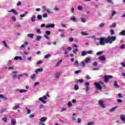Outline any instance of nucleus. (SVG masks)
<instances>
[{"label": "nucleus", "mask_w": 125, "mask_h": 125, "mask_svg": "<svg viewBox=\"0 0 125 125\" xmlns=\"http://www.w3.org/2000/svg\"><path fill=\"white\" fill-rule=\"evenodd\" d=\"M117 40V37L116 36H108L105 39V43H113V42Z\"/></svg>", "instance_id": "obj_1"}, {"label": "nucleus", "mask_w": 125, "mask_h": 125, "mask_svg": "<svg viewBox=\"0 0 125 125\" xmlns=\"http://www.w3.org/2000/svg\"><path fill=\"white\" fill-rule=\"evenodd\" d=\"M94 84H95L96 89H99L100 90H101V89H102V87L101 86V84H104V83H103V82L102 81H99V83H94Z\"/></svg>", "instance_id": "obj_2"}, {"label": "nucleus", "mask_w": 125, "mask_h": 125, "mask_svg": "<svg viewBox=\"0 0 125 125\" xmlns=\"http://www.w3.org/2000/svg\"><path fill=\"white\" fill-rule=\"evenodd\" d=\"M107 38L105 37H102L100 39V44L101 45H104L105 42H106V40Z\"/></svg>", "instance_id": "obj_3"}, {"label": "nucleus", "mask_w": 125, "mask_h": 125, "mask_svg": "<svg viewBox=\"0 0 125 125\" xmlns=\"http://www.w3.org/2000/svg\"><path fill=\"white\" fill-rule=\"evenodd\" d=\"M99 105L103 108V109H105L106 108V106H105V104H104V102L101 100L99 101Z\"/></svg>", "instance_id": "obj_4"}, {"label": "nucleus", "mask_w": 125, "mask_h": 125, "mask_svg": "<svg viewBox=\"0 0 125 125\" xmlns=\"http://www.w3.org/2000/svg\"><path fill=\"white\" fill-rule=\"evenodd\" d=\"M98 59L100 61H106V57L104 55L99 57Z\"/></svg>", "instance_id": "obj_5"}, {"label": "nucleus", "mask_w": 125, "mask_h": 125, "mask_svg": "<svg viewBox=\"0 0 125 125\" xmlns=\"http://www.w3.org/2000/svg\"><path fill=\"white\" fill-rule=\"evenodd\" d=\"M90 61H91V58L89 57L86 58L84 60V62L86 64H87V63H90Z\"/></svg>", "instance_id": "obj_6"}, {"label": "nucleus", "mask_w": 125, "mask_h": 125, "mask_svg": "<svg viewBox=\"0 0 125 125\" xmlns=\"http://www.w3.org/2000/svg\"><path fill=\"white\" fill-rule=\"evenodd\" d=\"M60 75H61L60 72H58L54 74V76L56 79H58L60 77Z\"/></svg>", "instance_id": "obj_7"}, {"label": "nucleus", "mask_w": 125, "mask_h": 125, "mask_svg": "<svg viewBox=\"0 0 125 125\" xmlns=\"http://www.w3.org/2000/svg\"><path fill=\"white\" fill-rule=\"evenodd\" d=\"M8 12H13L15 15H18V13L13 9H12L10 11H8Z\"/></svg>", "instance_id": "obj_8"}, {"label": "nucleus", "mask_w": 125, "mask_h": 125, "mask_svg": "<svg viewBox=\"0 0 125 125\" xmlns=\"http://www.w3.org/2000/svg\"><path fill=\"white\" fill-rule=\"evenodd\" d=\"M54 27H55V24H48L46 26V28H54Z\"/></svg>", "instance_id": "obj_9"}, {"label": "nucleus", "mask_w": 125, "mask_h": 125, "mask_svg": "<svg viewBox=\"0 0 125 125\" xmlns=\"http://www.w3.org/2000/svg\"><path fill=\"white\" fill-rule=\"evenodd\" d=\"M104 81L105 83H108V82L109 81V77H108V76H107V75L104 76Z\"/></svg>", "instance_id": "obj_10"}, {"label": "nucleus", "mask_w": 125, "mask_h": 125, "mask_svg": "<svg viewBox=\"0 0 125 125\" xmlns=\"http://www.w3.org/2000/svg\"><path fill=\"white\" fill-rule=\"evenodd\" d=\"M11 124L12 125H16V120L15 119L12 118L11 119Z\"/></svg>", "instance_id": "obj_11"}, {"label": "nucleus", "mask_w": 125, "mask_h": 125, "mask_svg": "<svg viewBox=\"0 0 125 125\" xmlns=\"http://www.w3.org/2000/svg\"><path fill=\"white\" fill-rule=\"evenodd\" d=\"M28 38H30V39H34V33H30L27 34Z\"/></svg>", "instance_id": "obj_12"}, {"label": "nucleus", "mask_w": 125, "mask_h": 125, "mask_svg": "<svg viewBox=\"0 0 125 125\" xmlns=\"http://www.w3.org/2000/svg\"><path fill=\"white\" fill-rule=\"evenodd\" d=\"M109 27L110 28H116V27H117V24L116 23V22H114L112 24H111Z\"/></svg>", "instance_id": "obj_13"}, {"label": "nucleus", "mask_w": 125, "mask_h": 125, "mask_svg": "<svg viewBox=\"0 0 125 125\" xmlns=\"http://www.w3.org/2000/svg\"><path fill=\"white\" fill-rule=\"evenodd\" d=\"M120 118L121 119V120L123 121V122H125V115L124 114H121Z\"/></svg>", "instance_id": "obj_14"}, {"label": "nucleus", "mask_w": 125, "mask_h": 125, "mask_svg": "<svg viewBox=\"0 0 125 125\" xmlns=\"http://www.w3.org/2000/svg\"><path fill=\"white\" fill-rule=\"evenodd\" d=\"M41 40H42V36H41V35L37 36V38H36L37 42H40V41H41Z\"/></svg>", "instance_id": "obj_15"}, {"label": "nucleus", "mask_w": 125, "mask_h": 125, "mask_svg": "<svg viewBox=\"0 0 125 125\" xmlns=\"http://www.w3.org/2000/svg\"><path fill=\"white\" fill-rule=\"evenodd\" d=\"M45 121H46V118H45V117H44L41 118L40 120V122H41V123H44Z\"/></svg>", "instance_id": "obj_16"}, {"label": "nucleus", "mask_w": 125, "mask_h": 125, "mask_svg": "<svg viewBox=\"0 0 125 125\" xmlns=\"http://www.w3.org/2000/svg\"><path fill=\"white\" fill-rule=\"evenodd\" d=\"M114 86H115V87H116L117 88H119V87H120V85H119L118 84V82L117 81H115L114 82Z\"/></svg>", "instance_id": "obj_17"}, {"label": "nucleus", "mask_w": 125, "mask_h": 125, "mask_svg": "<svg viewBox=\"0 0 125 125\" xmlns=\"http://www.w3.org/2000/svg\"><path fill=\"white\" fill-rule=\"evenodd\" d=\"M39 100H40V101H42V103H43V104H46V101L43 100V99L42 97L40 98L39 99Z\"/></svg>", "instance_id": "obj_18"}, {"label": "nucleus", "mask_w": 125, "mask_h": 125, "mask_svg": "<svg viewBox=\"0 0 125 125\" xmlns=\"http://www.w3.org/2000/svg\"><path fill=\"white\" fill-rule=\"evenodd\" d=\"M2 120H3V122H5V123L7 122V117L6 116V115H4V117L2 118Z\"/></svg>", "instance_id": "obj_19"}, {"label": "nucleus", "mask_w": 125, "mask_h": 125, "mask_svg": "<svg viewBox=\"0 0 125 125\" xmlns=\"http://www.w3.org/2000/svg\"><path fill=\"white\" fill-rule=\"evenodd\" d=\"M39 72H42V68H38L35 71V73L36 74H38V73H39Z\"/></svg>", "instance_id": "obj_20"}, {"label": "nucleus", "mask_w": 125, "mask_h": 125, "mask_svg": "<svg viewBox=\"0 0 125 125\" xmlns=\"http://www.w3.org/2000/svg\"><path fill=\"white\" fill-rule=\"evenodd\" d=\"M32 22H35L36 21V16L35 15H33L31 18Z\"/></svg>", "instance_id": "obj_21"}, {"label": "nucleus", "mask_w": 125, "mask_h": 125, "mask_svg": "<svg viewBox=\"0 0 125 125\" xmlns=\"http://www.w3.org/2000/svg\"><path fill=\"white\" fill-rule=\"evenodd\" d=\"M87 54V52L86 51H83L82 52V56H85Z\"/></svg>", "instance_id": "obj_22"}, {"label": "nucleus", "mask_w": 125, "mask_h": 125, "mask_svg": "<svg viewBox=\"0 0 125 125\" xmlns=\"http://www.w3.org/2000/svg\"><path fill=\"white\" fill-rule=\"evenodd\" d=\"M117 109V107H113L109 109V112H114Z\"/></svg>", "instance_id": "obj_23"}, {"label": "nucleus", "mask_w": 125, "mask_h": 125, "mask_svg": "<svg viewBox=\"0 0 125 125\" xmlns=\"http://www.w3.org/2000/svg\"><path fill=\"white\" fill-rule=\"evenodd\" d=\"M120 36H125V30H123L119 33Z\"/></svg>", "instance_id": "obj_24"}, {"label": "nucleus", "mask_w": 125, "mask_h": 125, "mask_svg": "<svg viewBox=\"0 0 125 125\" xmlns=\"http://www.w3.org/2000/svg\"><path fill=\"white\" fill-rule=\"evenodd\" d=\"M62 63V60H60L58 61V63L56 64V67H58Z\"/></svg>", "instance_id": "obj_25"}, {"label": "nucleus", "mask_w": 125, "mask_h": 125, "mask_svg": "<svg viewBox=\"0 0 125 125\" xmlns=\"http://www.w3.org/2000/svg\"><path fill=\"white\" fill-rule=\"evenodd\" d=\"M116 14H117V11H116L115 10H113L112 13L111 14L112 17H114V16H115V15H116Z\"/></svg>", "instance_id": "obj_26"}, {"label": "nucleus", "mask_w": 125, "mask_h": 125, "mask_svg": "<svg viewBox=\"0 0 125 125\" xmlns=\"http://www.w3.org/2000/svg\"><path fill=\"white\" fill-rule=\"evenodd\" d=\"M20 107V106L17 105L16 106H14L13 107V110H16L17 109H19V108Z\"/></svg>", "instance_id": "obj_27"}, {"label": "nucleus", "mask_w": 125, "mask_h": 125, "mask_svg": "<svg viewBox=\"0 0 125 125\" xmlns=\"http://www.w3.org/2000/svg\"><path fill=\"white\" fill-rule=\"evenodd\" d=\"M103 53H104V51H102L98 52L96 53V54H97V55H101L102 54H103Z\"/></svg>", "instance_id": "obj_28"}, {"label": "nucleus", "mask_w": 125, "mask_h": 125, "mask_svg": "<svg viewBox=\"0 0 125 125\" xmlns=\"http://www.w3.org/2000/svg\"><path fill=\"white\" fill-rule=\"evenodd\" d=\"M81 20L83 23H85L86 22V20L84 18H81Z\"/></svg>", "instance_id": "obj_29"}, {"label": "nucleus", "mask_w": 125, "mask_h": 125, "mask_svg": "<svg viewBox=\"0 0 125 125\" xmlns=\"http://www.w3.org/2000/svg\"><path fill=\"white\" fill-rule=\"evenodd\" d=\"M70 20L73 22H76V21H77V19H76L75 17H73L72 18H70Z\"/></svg>", "instance_id": "obj_30"}, {"label": "nucleus", "mask_w": 125, "mask_h": 125, "mask_svg": "<svg viewBox=\"0 0 125 125\" xmlns=\"http://www.w3.org/2000/svg\"><path fill=\"white\" fill-rule=\"evenodd\" d=\"M81 35H83V36H88V33H85L83 31H82L81 32Z\"/></svg>", "instance_id": "obj_31"}, {"label": "nucleus", "mask_w": 125, "mask_h": 125, "mask_svg": "<svg viewBox=\"0 0 125 125\" xmlns=\"http://www.w3.org/2000/svg\"><path fill=\"white\" fill-rule=\"evenodd\" d=\"M84 89L86 92H88V90H89V86H86Z\"/></svg>", "instance_id": "obj_32"}, {"label": "nucleus", "mask_w": 125, "mask_h": 125, "mask_svg": "<svg viewBox=\"0 0 125 125\" xmlns=\"http://www.w3.org/2000/svg\"><path fill=\"white\" fill-rule=\"evenodd\" d=\"M31 79H32V80H34V79H35L36 78V74H33V75H31L30 76Z\"/></svg>", "instance_id": "obj_33"}, {"label": "nucleus", "mask_w": 125, "mask_h": 125, "mask_svg": "<svg viewBox=\"0 0 125 125\" xmlns=\"http://www.w3.org/2000/svg\"><path fill=\"white\" fill-rule=\"evenodd\" d=\"M19 92L21 93H23V92H27V90L20 89V90H19Z\"/></svg>", "instance_id": "obj_34"}, {"label": "nucleus", "mask_w": 125, "mask_h": 125, "mask_svg": "<svg viewBox=\"0 0 125 125\" xmlns=\"http://www.w3.org/2000/svg\"><path fill=\"white\" fill-rule=\"evenodd\" d=\"M12 20H13L14 22H16V17H15L14 16H13L12 17Z\"/></svg>", "instance_id": "obj_35"}, {"label": "nucleus", "mask_w": 125, "mask_h": 125, "mask_svg": "<svg viewBox=\"0 0 125 125\" xmlns=\"http://www.w3.org/2000/svg\"><path fill=\"white\" fill-rule=\"evenodd\" d=\"M37 18L39 19V20H41V19H42V17L41 15H38L37 16Z\"/></svg>", "instance_id": "obj_36"}, {"label": "nucleus", "mask_w": 125, "mask_h": 125, "mask_svg": "<svg viewBox=\"0 0 125 125\" xmlns=\"http://www.w3.org/2000/svg\"><path fill=\"white\" fill-rule=\"evenodd\" d=\"M94 124H95V123L93 122H88L87 123V125H94Z\"/></svg>", "instance_id": "obj_37"}, {"label": "nucleus", "mask_w": 125, "mask_h": 125, "mask_svg": "<svg viewBox=\"0 0 125 125\" xmlns=\"http://www.w3.org/2000/svg\"><path fill=\"white\" fill-rule=\"evenodd\" d=\"M87 54H93V51L90 50L87 52Z\"/></svg>", "instance_id": "obj_38"}, {"label": "nucleus", "mask_w": 125, "mask_h": 125, "mask_svg": "<svg viewBox=\"0 0 125 125\" xmlns=\"http://www.w3.org/2000/svg\"><path fill=\"white\" fill-rule=\"evenodd\" d=\"M45 34H46V35H47L48 36H49V35H50V31L47 30L45 32Z\"/></svg>", "instance_id": "obj_39"}, {"label": "nucleus", "mask_w": 125, "mask_h": 125, "mask_svg": "<svg viewBox=\"0 0 125 125\" xmlns=\"http://www.w3.org/2000/svg\"><path fill=\"white\" fill-rule=\"evenodd\" d=\"M25 109L27 110V114H31V110L28 108V107H26Z\"/></svg>", "instance_id": "obj_40"}, {"label": "nucleus", "mask_w": 125, "mask_h": 125, "mask_svg": "<svg viewBox=\"0 0 125 125\" xmlns=\"http://www.w3.org/2000/svg\"><path fill=\"white\" fill-rule=\"evenodd\" d=\"M50 57V54H47L44 56V58H46V59H48Z\"/></svg>", "instance_id": "obj_41"}, {"label": "nucleus", "mask_w": 125, "mask_h": 125, "mask_svg": "<svg viewBox=\"0 0 125 125\" xmlns=\"http://www.w3.org/2000/svg\"><path fill=\"white\" fill-rule=\"evenodd\" d=\"M98 63H97V62H94L93 63L92 65L94 66V67H96Z\"/></svg>", "instance_id": "obj_42"}, {"label": "nucleus", "mask_w": 125, "mask_h": 125, "mask_svg": "<svg viewBox=\"0 0 125 125\" xmlns=\"http://www.w3.org/2000/svg\"><path fill=\"white\" fill-rule=\"evenodd\" d=\"M104 25H105V23L103 22L99 25V27H100L101 28H102V27L104 26Z\"/></svg>", "instance_id": "obj_43"}, {"label": "nucleus", "mask_w": 125, "mask_h": 125, "mask_svg": "<svg viewBox=\"0 0 125 125\" xmlns=\"http://www.w3.org/2000/svg\"><path fill=\"white\" fill-rule=\"evenodd\" d=\"M72 103L71 102H69L67 104V105L68 107H72Z\"/></svg>", "instance_id": "obj_44"}, {"label": "nucleus", "mask_w": 125, "mask_h": 125, "mask_svg": "<svg viewBox=\"0 0 125 125\" xmlns=\"http://www.w3.org/2000/svg\"><path fill=\"white\" fill-rule=\"evenodd\" d=\"M42 63H43V62L42 61L37 62V65H41V64H42Z\"/></svg>", "instance_id": "obj_45"}, {"label": "nucleus", "mask_w": 125, "mask_h": 125, "mask_svg": "<svg viewBox=\"0 0 125 125\" xmlns=\"http://www.w3.org/2000/svg\"><path fill=\"white\" fill-rule=\"evenodd\" d=\"M74 89L75 90H78V89H79V86L78 85H75Z\"/></svg>", "instance_id": "obj_46"}, {"label": "nucleus", "mask_w": 125, "mask_h": 125, "mask_svg": "<svg viewBox=\"0 0 125 125\" xmlns=\"http://www.w3.org/2000/svg\"><path fill=\"white\" fill-rule=\"evenodd\" d=\"M110 34L111 35H115V31H114V30H110Z\"/></svg>", "instance_id": "obj_47"}, {"label": "nucleus", "mask_w": 125, "mask_h": 125, "mask_svg": "<svg viewBox=\"0 0 125 125\" xmlns=\"http://www.w3.org/2000/svg\"><path fill=\"white\" fill-rule=\"evenodd\" d=\"M44 38L47 40H49V37H48V36H47L46 34L44 35Z\"/></svg>", "instance_id": "obj_48"}, {"label": "nucleus", "mask_w": 125, "mask_h": 125, "mask_svg": "<svg viewBox=\"0 0 125 125\" xmlns=\"http://www.w3.org/2000/svg\"><path fill=\"white\" fill-rule=\"evenodd\" d=\"M75 66H78L79 65V61H76L74 62Z\"/></svg>", "instance_id": "obj_49"}, {"label": "nucleus", "mask_w": 125, "mask_h": 125, "mask_svg": "<svg viewBox=\"0 0 125 125\" xmlns=\"http://www.w3.org/2000/svg\"><path fill=\"white\" fill-rule=\"evenodd\" d=\"M125 44H122L121 46V47H120V48L121 49H125Z\"/></svg>", "instance_id": "obj_50"}, {"label": "nucleus", "mask_w": 125, "mask_h": 125, "mask_svg": "<svg viewBox=\"0 0 125 125\" xmlns=\"http://www.w3.org/2000/svg\"><path fill=\"white\" fill-rule=\"evenodd\" d=\"M73 52L74 54H76V53H77V52H78V49H75L73 50Z\"/></svg>", "instance_id": "obj_51"}, {"label": "nucleus", "mask_w": 125, "mask_h": 125, "mask_svg": "<svg viewBox=\"0 0 125 125\" xmlns=\"http://www.w3.org/2000/svg\"><path fill=\"white\" fill-rule=\"evenodd\" d=\"M5 111V109H1L0 110V114H2V113H3V112H4Z\"/></svg>", "instance_id": "obj_52"}, {"label": "nucleus", "mask_w": 125, "mask_h": 125, "mask_svg": "<svg viewBox=\"0 0 125 125\" xmlns=\"http://www.w3.org/2000/svg\"><path fill=\"white\" fill-rule=\"evenodd\" d=\"M117 102H118V103H122L123 102L122 100H121L120 99H118L117 100Z\"/></svg>", "instance_id": "obj_53"}, {"label": "nucleus", "mask_w": 125, "mask_h": 125, "mask_svg": "<svg viewBox=\"0 0 125 125\" xmlns=\"http://www.w3.org/2000/svg\"><path fill=\"white\" fill-rule=\"evenodd\" d=\"M42 16L43 18H46V17H47V14L44 13L43 14Z\"/></svg>", "instance_id": "obj_54"}, {"label": "nucleus", "mask_w": 125, "mask_h": 125, "mask_svg": "<svg viewBox=\"0 0 125 125\" xmlns=\"http://www.w3.org/2000/svg\"><path fill=\"white\" fill-rule=\"evenodd\" d=\"M69 42H73L74 41V38H72V37H70L69 38Z\"/></svg>", "instance_id": "obj_55"}, {"label": "nucleus", "mask_w": 125, "mask_h": 125, "mask_svg": "<svg viewBox=\"0 0 125 125\" xmlns=\"http://www.w3.org/2000/svg\"><path fill=\"white\" fill-rule=\"evenodd\" d=\"M20 27H21V24L15 25V27L17 28H20Z\"/></svg>", "instance_id": "obj_56"}, {"label": "nucleus", "mask_w": 125, "mask_h": 125, "mask_svg": "<svg viewBox=\"0 0 125 125\" xmlns=\"http://www.w3.org/2000/svg\"><path fill=\"white\" fill-rule=\"evenodd\" d=\"M118 96L119 97V98H123V95H122V93H119L118 94Z\"/></svg>", "instance_id": "obj_57"}, {"label": "nucleus", "mask_w": 125, "mask_h": 125, "mask_svg": "<svg viewBox=\"0 0 125 125\" xmlns=\"http://www.w3.org/2000/svg\"><path fill=\"white\" fill-rule=\"evenodd\" d=\"M12 78H13V79H15L16 78H17V75L14 74V75H12Z\"/></svg>", "instance_id": "obj_58"}, {"label": "nucleus", "mask_w": 125, "mask_h": 125, "mask_svg": "<svg viewBox=\"0 0 125 125\" xmlns=\"http://www.w3.org/2000/svg\"><path fill=\"white\" fill-rule=\"evenodd\" d=\"M85 79L86 80H90V77L88 75H86Z\"/></svg>", "instance_id": "obj_59"}, {"label": "nucleus", "mask_w": 125, "mask_h": 125, "mask_svg": "<svg viewBox=\"0 0 125 125\" xmlns=\"http://www.w3.org/2000/svg\"><path fill=\"white\" fill-rule=\"evenodd\" d=\"M120 64H121V65H122V66H123L124 67H125V62H120Z\"/></svg>", "instance_id": "obj_60"}, {"label": "nucleus", "mask_w": 125, "mask_h": 125, "mask_svg": "<svg viewBox=\"0 0 125 125\" xmlns=\"http://www.w3.org/2000/svg\"><path fill=\"white\" fill-rule=\"evenodd\" d=\"M36 32H37V33H38V34H41V29H38L36 30Z\"/></svg>", "instance_id": "obj_61"}, {"label": "nucleus", "mask_w": 125, "mask_h": 125, "mask_svg": "<svg viewBox=\"0 0 125 125\" xmlns=\"http://www.w3.org/2000/svg\"><path fill=\"white\" fill-rule=\"evenodd\" d=\"M79 10H83V6H79Z\"/></svg>", "instance_id": "obj_62"}, {"label": "nucleus", "mask_w": 125, "mask_h": 125, "mask_svg": "<svg viewBox=\"0 0 125 125\" xmlns=\"http://www.w3.org/2000/svg\"><path fill=\"white\" fill-rule=\"evenodd\" d=\"M79 111L80 113H83V109L82 108H79Z\"/></svg>", "instance_id": "obj_63"}, {"label": "nucleus", "mask_w": 125, "mask_h": 125, "mask_svg": "<svg viewBox=\"0 0 125 125\" xmlns=\"http://www.w3.org/2000/svg\"><path fill=\"white\" fill-rule=\"evenodd\" d=\"M39 125H45L44 124V123L42 122H40L39 124Z\"/></svg>", "instance_id": "obj_64"}]
</instances>
